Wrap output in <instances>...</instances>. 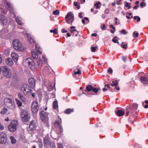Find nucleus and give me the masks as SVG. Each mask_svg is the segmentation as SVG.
Masks as SVG:
<instances>
[{"mask_svg":"<svg viewBox=\"0 0 148 148\" xmlns=\"http://www.w3.org/2000/svg\"><path fill=\"white\" fill-rule=\"evenodd\" d=\"M32 56L33 60L30 58H28L26 60L25 62L30 69L33 70L35 68L34 61L37 60L38 56L35 51H32Z\"/></svg>","mask_w":148,"mask_h":148,"instance_id":"nucleus-1","label":"nucleus"},{"mask_svg":"<svg viewBox=\"0 0 148 148\" xmlns=\"http://www.w3.org/2000/svg\"><path fill=\"white\" fill-rule=\"evenodd\" d=\"M13 47L14 49L18 51H22L24 49V47L21 42L18 39L14 40L12 41Z\"/></svg>","mask_w":148,"mask_h":148,"instance_id":"nucleus-2","label":"nucleus"},{"mask_svg":"<svg viewBox=\"0 0 148 148\" xmlns=\"http://www.w3.org/2000/svg\"><path fill=\"white\" fill-rule=\"evenodd\" d=\"M44 145L46 147H49L51 148H55V143L50 140V138L45 137L44 138Z\"/></svg>","mask_w":148,"mask_h":148,"instance_id":"nucleus-3","label":"nucleus"},{"mask_svg":"<svg viewBox=\"0 0 148 148\" xmlns=\"http://www.w3.org/2000/svg\"><path fill=\"white\" fill-rule=\"evenodd\" d=\"M21 90L25 95H29L31 94L32 89L30 87L26 84H23Z\"/></svg>","mask_w":148,"mask_h":148,"instance_id":"nucleus-4","label":"nucleus"},{"mask_svg":"<svg viewBox=\"0 0 148 148\" xmlns=\"http://www.w3.org/2000/svg\"><path fill=\"white\" fill-rule=\"evenodd\" d=\"M2 73L5 76L7 77H11V72L10 69L7 66H5L1 68Z\"/></svg>","mask_w":148,"mask_h":148,"instance_id":"nucleus-5","label":"nucleus"},{"mask_svg":"<svg viewBox=\"0 0 148 148\" xmlns=\"http://www.w3.org/2000/svg\"><path fill=\"white\" fill-rule=\"evenodd\" d=\"M18 122L17 121H12L10 125L8 126V128L9 130L11 132H15L17 127Z\"/></svg>","mask_w":148,"mask_h":148,"instance_id":"nucleus-6","label":"nucleus"},{"mask_svg":"<svg viewBox=\"0 0 148 148\" xmlns=\"http://www.w3.org/2000/svg\"><path fill=\"white\" fill-rule=\"evenodd\" d=\"M21 115L22 120L23 121L27 122L29 121L30 116L27 111L22 110Z\"/></svg>","mask_w":148,"mask_h":148,"instance_id":"nucleus-7","label":"nucleus"},{"mask_svg":"<svg viewBox=\"0 0 148 148\" xmlns=\"http://www.w3.org/2000/svg\"><path fill=\"white\" fill-rule=\"evenodd\" d=\"M65 18L66 22L68 23H71V25H72V23L74 20L73 14L71 12H69L65 16Z\"/></svg>","mask_w":148,"mask_h":148,"instance_id":"nucleus-8","label":"nucleus"},{"mask_svg":"<svg viewBox=\"0 0 148 148\" xmlns=\"http://www.w3.org/2000/svg\"><path fill=\"white\" fill-rule=\"evenodd\" d=\"M7 141L6 134L4 132H0V143L3 144H5Z\"/></svg>","mask_w":148,"mask_h":148,"instance_id":"nucleus-9","label":"nucleus"},{"mask_svg":"<svg viewBox=\"0 0 148 148\" xmlns=\"http://www.w3.org/2000/svg\"><path fill=\"white\" fill-rule=\"evenodd\" d=\"M38 103L36 101H34L31 106V110L32 112L36 113L38 110Z\"/></svg>","mask_w":148,"mask_h":148,"instance_id":"nucleus-10","label":"nucleus"},{"mask_svg":"<svg viewBox=\"0 0 148 148\" xmlns=\"http://www.w3.org/2000/svg\"><path fill=\"white\" fill-rule=\"evenodd\" d=\"M40 118L42 121H45L47 119L48 114L44 111H41L39 113Z\"/></svg>","mask_w":148,"mask_h":148,"instance_id":"nucleus-11","label":"nucleus"},{"mask_svg":"<svg viewBox=\"0 0 148 148\" xmlns=\"http://www.w3.org/2000/svg\"><path fill=\"white\" fill-rule=\"evenodd\" d=\"M8 22L7 19L3 15L0 16V23L3 25H6Z\"/></svg>","mask_w":148,"mask_h":148,"instance_id":"nucleus-12","label":"nucleus"},{"mask_svg":"<svg viewBox=\"0 0 148 148\" xmlns=\"http://www.w3.org/2000/svg\"><path fill=\"white\" fill-rule=\"evenodd\" d=\"M140 80L141 82L144 85L148 84V75L146 77L145 76L141 77L140 78Z\"/></svg>","mask_w":148,"mask_h":148,"instance_id":"nucleus-13","label":"nucleus"},{"mask_svg":"<svg viewBox=\"0 0 148 148\" xmlns=\"http://www.w3.org/2000/svg\"><path fill=\"white\" fill-rule=\"evenodd\" d=\"M29 85L32 88H34L35 86V80L32 78H30L28 80Z\"/></svg>","mask_w":148,"mask_h":148,"instance_id":"nucleus-14","label":"nucleus"},{"mask_svg":"<svg viewBox=\"0 0 148 148\" xmlns=\"http://www.w3.org/2000/svg\"><path fill=\"white\" fill-rule=\"evenodd\" d=\"M6 64L9 66H12L14 64L13 62L12 59L10 58H6L5 60Z\"/></svg>","mask_w":148,"mask_h":148,"instance_id":"nucleus-15","label":"nucleus"},{"mask_svg":"<svg viewBox=\"0 0 148 148\" xmlns=\"http://www.w3.org/2000/svg\"><path fill=\"white\" fill-rule=\"evenodd\" d=\"M6 106L8 108L10 109H14L15 108V105L14 101H12L10 103L7 104Z\"/></svg>","mask_w":148,"mask_h":148,"instance_id":"nucleus-16","label":"nucleus"},{"mask_svg":"<svg viewBox=\"0 0 148 148\" xmlns=\"http://www.w3.org/2000/svg\"><path fill=\"white\" fill-rule=\"evenodd\" d=\"M11 55V57L14 62H16L18 61V55L16 53H12Z\"/></svg>","mask_w":148,"mask_h":148,"instance_id":"nucleus-17","label":"nucleus"},{"mask_svg":"<svg viewBox=\"0 0 148 148\" xmlns=\"http://www.w3.org/2000/svg\"><path fill=\"white\" fill-rule=\"evenodd\" d=\"M5 3L6 4V6H7L8 10H10L11 12H12L11 11L13 9L12 5L10 3L6 1H5Z\"/></svg>","mask_w":148,"mask_h":148,"instance_id":"nucleus-18","label":"nucleus"},{"mask_svg":"<svg viewBox=\"0 0 148 148\" xmlns=\"http://www.w3.org/2000/svg\"><path fill=\"white\" fill-rule=\"evenodd\" d=\"M81 74V73L80 70L79 69H75L74 71V77L76 78L77 75H80Z\"/></svg>","mask_w":148,"mask_h":148,"instance_id":"nucleus-19","label":"nucleus"},{"mask_svg":"<svg viewBox=\"0 0 148 148\" xmlns=\"http://www.w3.org/2000/svg\"><path fill=\"white\" fill-rule=\"evenodd\" d=\"M26 35L28 38V41L29 43H32L35 42V40L32 37H31L30 35L28 34H27Z\"/></svg>","mask_w":148,"mask_h":148,"instance_id":"nucleus-20","label":"nucleus"},{"mask_svg":"<svg viewBox=\"0 0 148 148\" xmlns=\"http://www.w3.org/2000/svg\"><path fill=\"white\" fill-rule=\"evenodd\" d=\"M37 63L38 66V67L41 69L42 65V61L41 59L39 58L37 60Z\"/></svg>","mask_w":148,"mask_h":148,"instance_id":"nucleus-21","label":"nucleus"},{"mask_svg":"<svg viewBox=\"0 0 148 148\" xmlns=\"http://www.w3.org/2000/svg\"><path fill=\"white\" fill-rule=\"evenodd\" d=\"M125 112L124 111L120 110H118L116 113V114L118 116H121L124 115Z\"/></svg>","mask_w":148,"mask_h":148,"instance_id":"nucleus-22","label":"nucleus"},{"mask_svg":"<svg viewBox=\"0 0 148 148\" xmlns=\"http://www.w3.org/2000/svg\"><path fill=\"white\" fill-rule=\"evenodd\" d=\"M35 127L34 121H32L30 122L29 124V128L31 131L33 130Z\"/></svg>","mask_w":148,"mask_h":148,"instance_id":"nucleus-23","label":"nucleus"},{"mask_svg":"<svg viewBox=\"0 0 148 148\" xmlns=\"http://www.w3.org/2000/svg\"><path fill=\"white\" fill-rule=\"evenodd\" d=\"M12 101V99L9 97H6L4 99V102L5 106Z\"/></svg>","mask_w":148,"mask_h":148,"instance_id":"nucleus-24","label":"nucleus"},{"mask_svg":"<svg viewBox=\"0 0 148 148\" xmlns=\"http://www.w3.org/2000/svg\"><path fill=\"white\" fill-rule=\"evenodd\" d=\"M18 98L23 102H25L26 101L25 97L21 94L18 93Z\"/></svg>","mask_w":148,"mask_h":148,"instance_id":"nucleus-25","label":"nucleus"},{"mask_svg":"<svg viewBox=\"0 0 148 148\" xmlns=\"http://www.w3.org/2000/svg\"><path fill=\"white\" fill-rule=\"evenodd\" d=\"M73 109L68 108L64 111V112L66 114H69L73 112Z\"/></svg>","mask_w":148,"mask_h":148,"instance_id":"nucleus-26","label":"nucleus"},{"mask_svg":"<svg viewBox=\"0 0 148 148\" xmlns=\"http://www.w3.org/2000/svg\"><path fill=\"white\" fill-rule=\"evenodd\" d=\"M35 49L36 52L39 54L42 53L41 49L38 45L36 44L35 46Z\"/></svg>","mask_w":148,"mask_h":148,"instance_id":"nucleus-27","label":"nucleus"},{"mask_svg":"<svg viewBox=\"0 0 148 148\" xmlns=\"http://www.w3.org/2000/svg\"><path fill=\"white\" fill-rule=\"evenodd\" d=\"M92 88L93 87L92 85H89L86 87V89L84 91L88 92L92 90Z\"/></svg>","mask_w":148,"mask_h":148,"instance_id":"nucleus-28","label":"nucleus"},{"mask_svg":"<svg viewBox=\"0 0 148 148\" xmlns=\"http://www.w3.org/2000/svg\"><path fill=\"white\" fill-rule=\"evenodd\" d=\"M14 18H15V20L18 24H19L20 25L22 24V22L20 18L18 17H16L15 15L14 16Z\"/></svg>","mask_w":148,"mask_h":148,"instance_id":"nucleus-29","label":"nucleus"},{"mask_svg":"<svg viewBox=\"0 0 148 148\" xmlns=\"http://www.w3.org/2000/svg\"><path fill=\"white\" fill-rule=\"evenodd\" d=\"M7 108L5 107H4L1 110V114L4 115L7 112Z\"/></svg>","mask_w":148,"mask_h":148,"instance_id":"nucleus-30","label":"nucleus"},{"mask_svg":"<svg viewBox=\"0 0 148 148\" xmlns=\"http://www.w3.org/2000/svg\"><path fill=\"white\" fill-rule=\"evenodd\" d=\"M118 82L116 80L114 81H113L112 83L111 84V85L112 86H118Z\"/></svg>","mask_w":148,"mask_h":148,"instance_id":"nucleus-31","label":"nucleus"},{"mask_svg":"<svg viewBox=\"0 0 148 148\" xmlns=\"http://www.w3.org/2000/svg\"><path fill=\"white\" fill-rule=\"evenodd\" d=\"M58 107V101H54L53 103V108L55 109Z\"/></svg>","mask_w":148,"mask_h":148,"instance_id":"nucleus-32","label":"nucleus"},{"mask_svg":"<svg viewBox=\"0 0 148 148\" xmlns=\"http://www.w3.org/2000/svg\"><path fill=\"white\" fill-rule=\"evenodd\" d=\"M15 100L16 102V104L18 105L19 107L21 106H22V103L17 98L15 99Z\"/></svg>","mask_w":148,"mask_h":148,"instance_id":"nucleus-33","label":"nucleus"},{"mask_svg":"<svg viewBox=\"0 0 148 148\" xmlns=\"http://www.w3.org/2000/svg\"><path fill=\"white\" fill-rule=\"evenodd\" d=\"M10 139L11 140V143L12 144H14L16 142V140L15 138L13 136H11L10 137Z\"/></svg>","mask_w":148,"mask_h":148,"instance_id":"nucleus-34","label":"nucleus"},{"mask_svg":"<svg viewBox=\"0 0 148 148\" xmlns=\"http://www.w3.org/2000/svg\"><path fill=\"white\" fill-rule=\"evenodd\" d=\"M50 32L51 33H53L54 34L58 33V30L57 28H55L54 30H50Z\"/></svg>","mask_w":148,"mask_h":148,"instance_id":"nucleus-35","label":"nucleus"},{"mask_svg":"<svg viewBox=\"0 0 148 148\" xmlns=\"http://www.w3.org/2000/svg\"><path fill=\"white\" fill-rule=\"evenodd\" d=\"M38 143H39V145L40 148H42L43 146V144L42 140L41 139H38Z\"/></svg>","mask_w":148,"mask_h":148,"instance_id":"nucleus-36","label":"nucleus"},{"mask_svg":"<svg viewBox=\"0 0 148 148\" xmlns=\"http://www.w3.org/2000/svg\"><path fill=\"white\" fill-rule=\"evenodd\" d=\"M121 34H123V35H125L128 33L124 29H122L121 31H119Z\"/></svg>","mask_w":148,"mask_h":148,"instance_id":"nucleus-37","label":"nucleus"},{"mask_svg":"<svg viewBox=\"0 0 148 148\" xmlns=\"http://www.w3.org/2000/svg\"><path fill=\"white\" fill-rule=\"evenodd\" d=\"M61 120H60V121L59 120H57V121H55L54 122V124L56 125H57L59 126H61Z\"/></svg>","mask_w":148,"mask_h":148,"instance_id":"nucleus-38","label":"nucleus"},{"mask_svg":"<svg viewBox=\"0 0 148 148\" xmlns=\"http://www.w3.org/2000/svg\"><path fill=\"white\" fill-rule=\"evenodd\" d=\"M74 5L76 7L77 9H79L80 8V6L79 3L78 2H74Z\"/></svg>","mask_w":148,"mask_h":148,"instance_id":"nucleus-39","label":"nucleus"},{"mask_svg":"<svg viewBox=\"0 0 148 148\" xmlns=\"http://www.w3.org/2000/svg\"><path fill=\"white\" fill-rule=\"evenodd\" d=\"M133 36L134 38H136L138 36V33L136 31H134L133 32Z\"/></svg>","mask_w":148,"mask_h":148,"instance_id":"nucleus-40","label":"nucleus"},{"mask_svg":"<svg viewBox=\"0 0 148 148\" xmlns=\"http://www.w3.org/2000/svg\"><path fill=\"white\" fill-rule=\"evenodd\" d=\"M124 3L125 4V7H128V9L131 8V6L130 5V4L126 2H124Z\"/></svg>","mask_w":148,"mask_h":148,"instance_id":"nucleus-41","label":"nucleus"},{"mask_svg":"<svg viewBox=\"0 0 148 148\" xmlns=\"http://www.w3.org/2000/svg\"><path fill=\"white\" fill-rule=\"evenodd\" d=\"M60 12L58 10H56L53 11V14L54 15H58L59 14Z\"/></svg>","mask_w":148,"mask_h":148,"instance_id":"nucleus-42","label":"nucleus"},{"mask_svg":"<svg viewBox=\"0 0 148 148\" xmlns=\"http://www.w3.org/2000/svg\"><path fill=\"white\" fill-rule=\"evenodd\" d=\"M123 44V42H122V45H121V47L123 48V49H126L127 47V44Z\"/></svg>","mask_w":148,"mask_h":148,"instance_id":"nucleus-43","label":"nucleus"},{"mask_svg":"<svg viewBox=\"0 0 148 148\" xmlns=\"http://www.w3.org/2000/svg\"><path fill=\"white\" fill-rule=\"evenodd\" d=\"M146 4L145 2L142 1L140 3V6L142 8H143V7H145V6H146Z\"/></svg>","mask_w":148,"mask_h":148,"instance_id":"nucleus-44","label":"nucleus"},{"mask_svg":"<svg viewBox=\"0 0 148 148\" xmlns=\"http://www.w3.org/2000/svg\"><path fill=\"white\" fill-rule=\"evenodd\" d=\"M113 71L111 68H109L108 70V73L109 74H112Z\"/></svg>","mask_w":148,"mask_h":148,"instance_id":"nucleus-45","label":"nucleus"},{"mask_svg":"<svg viewBox=\"0 0 148 148\" xmlns=\"http://www.w3.org/2000/svg\"><path fill=\"white\" fill-rule=\"evenodd\" d=\"M100 4V2H99L97 3L95 5V6L96 7L97 9H98L100 7V6H99L98 5H99V4Z\"/></svg>","mask_w":148,"mask_h":148,"instance_id":"nucleus-46","label":"nucleus"},{"mask_svg":"<svg viewBox=\"0 0 148 148\" xmlns=\"http://www.w3.org/2000/svg\"><path fill=\"white\" fill-rule=\"evenodd\" d=\"M92 91L96 93H97L98 92V90H97V88L94 87H93Z\"/></svg>","mask_w":148,"mask_h":148,"instance_id":"nucleus-47","label":"nucleus"},{"mask_svg":"<svg viewBox=\"0 0 148 148\" xmlns=\"http://www.w3.org/2000/svg\"><path fill=\"white\" fill-rule=\"evenodd\" d=\"M122 59L123 61L124 62H126V61L127 58L126 56H122Z\"/></svg>","mask_w":148,"mask_h":148,"instance_id":"nucleus-48","label":"nucleus"},{"mask_svg":"<svg viewBox=\"0 0 148 148\" xmlns=\"http://www.w3.org/2000/svg\"><path fill=\"white\" fill-rule=\"evenodd\" d=\"M97 48L96 47H92L91 48V51L92 52H94L96 51V49Z\"/></svg>","mask_w":148,"mask_h":148,"instance_id":"nucleus-49","label":"nucleus"},{"mask_svg":"<svg viewBox=\"0 0 148 148\" xmlns=\"http://www.w3.org/2000/svg\"><path fill=\"white\" fill-rule=\"evenodd\" d=\"M4 129V126L1 124V123L0 122V130H3Z\"/></svg>","mask_w":148,"mask_h":148,"instance_id":"nucleus-50","label":"nucleus"},{"mask_svg":"<svg viewBox=\"0 0 148 148\" xmlns=\"http://www.w3.org/2000/svg\"><path fill=\"white\" fill-rule=\"evenodd\" d=\"M58 148H63L62 145L60 143L58 144Z\"/></svg>","mask_w":148,"mask_h":148,"instance_id":"nucleus-51","label":"nucleus"},{"mask_svg":"<svg viewBox=\"0 0 148 148\" xmlns=\"http://www.w3.org/2000/svg\"><path fill=\"white\" fill-rule=\"evenodd\" d=\"M135 148H141V147L138 144H136L135 146Z\"/></svg>","mask_w":148,"mask_h":148,"instance_id":"nucleus-52","label":"nucleus"},{"mask_svg":"<svg viewBox=\"0 0 148 148\" xmlns=\"http://www.w3.org/2000/svg\"><path fill=\"white\" fill-rule=\"evenodd\" d=\"M59 128L60 132L61 133H62L63 132L62 126L61 125L60 126H59Z\"/></svg>","mask_w":148,"mask_h":148,"instance_id":"nucleus-53","label":"nucleus"},{"mask_svg":"<svg viewBox=\"0 0 148 148\" xmlns=\"http://www.w3.org/2000/svg\"><path fill=\"white\" fill-rule=\"evenodd\" d=\"M105 26H106L104 24H103V26H101V29L103 30H104L105 28Z\"/></svg>","mask_w":148,"mask_h":148,"instance_id":"nucleus-54","label":"nucleus"},{"mask_svg":"<svg viewBox=\"0 0 148 148\" xmlns=\"http://www.w3.org/2000/svg\"><path fill=\"white\" fill-rule=\"evenodd\" d=\"M105 87H107L108 89L110 88V85L109 84H105L104 85Z\"/></svg>","mask_w":148,"mask_h":148,"instance_id":"nucleus-55","label":"nucleus"},{"mask_svg":"<svg viewBox=\"0 0 148 148\" xmlns=\"http://www.w3.org/2000/svg\"><path fill=\"white\" fill-rule=\"evenodd\" d=\"M82 13H79V14L78 16L80 18H83L82 16Z\"/></svg>","mask_w":148,"mask_h":148,"instance_id":"nucleus-56","label":"nucleus"},{"mask_svg":"<svg viewBox=\"0 0 148 148\" xmlns=\"http://www.w3.org/2000/svg\"><path fill=\"white\" fill-rule=\"evenodd\" d=\"M67 32V31L65 30V29H63L62 30V33H65V32Z\"/></svg>","mask_w":148,"mask_h":148,"instance_id":"nucleus-57","label":"nucleus"},{"mask_svg":"<svg viewBox=\"0 0 148 148\" xmlns=\"http://www.w3.org/2000/svg\"><path fill=\"white\" fill-rule=\"evenodd\" d=\"M137 18L136 19H137V21L138 22L140 21V17L139 16H137Z\"/></svg>","mask_w":148,"mask_h":148,"instance_id":"nucleus-58","label":"nucleus"},{"mask_svg":"<svg viewBox=\"0 0 148 148\" xmlns=\"http://www.w3.org/2000/svg\"><path fill=\"white\" fill-rule=\"evenodd\" d=\"M110 28H112V29H114V30L115 29V27H114L113 25H110Z\"/></svg>","mask_w":148,"mask_h":148,"instance_id":"nucleus-59","label":"nucleus"},{"mask_svg":"<svg viewBox=\"0 0 148 148\" xmlns=\"http://www.w3.org/2000/svg\"><path fill=\"white\" fill-rule=\"evenodd\" d=\"M112 41L114 43L117 42V40L114 39H113L112 40Z\"/></svg>","mask_w":148,"mask_h":148,"instance_id":"nucleus-60","label":"nucleus"},{"mask_svg":"<svg viewBox=\"0 0 148 148\" xmlns=\"http://www.w3.org/2000/svg\"><path fill=\"white\" fill-rule=\"evenodd\" d=\"M42 58L43 60L44 61L46 62L47 61V60L45 58V56H42Z\"/></svg>","mask_w":148,"mask_h":148,"instance_id":"nucleus-61","label":"nucleus"},{"mask_svg":"<svg viewBox=\"0 0 148 148\" xmlns=\"http://www.w3.org/2000/svg\"><path fill=\"white\" fill-rule=\"evenodd\" d=\"M97 34L96 33H93L91 34L92 36H94L95 37H96L97 36Z\"/></svg>","mask_w":148,"mask_h":148,"instance_id":"nucleus-62","label":"nucleus"},{"mask_svg":"<svg viewBox=\"0 0 148 148\" xmlns=\"http://www.w3.org/2000/svg\"><path fill=\"white\" fill-rule=\"evenodd\" d=\"M2 12L3 13L6 14L7 13V10H3L2 11Z\"/></svg>","mask_w":148,"mask_h":148,"instance_id":"nucleus-63","label":"nucleus"},{"mask_svg":"<svg viewBox=\"0 0 148 148\" xmlns=\"http://www.w3.org/2000/svg\"><path fill=\"white\" fill-rule=\"evenodd\" d=\"M138 7H139V5H137L134 6L133 7V8L135 9H136Z\"/></svg>","mask_w":148,"mask_h":148,"instance_id":"nucleus-64","label":"nucleus"}]
</instances>
